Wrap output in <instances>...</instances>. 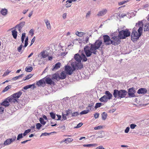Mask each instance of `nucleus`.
I'll return each mask as SVG.
<instances>
[{
    "label": "nucleus",
    "instance_id": "45",
    "mask_svg": "<svg viewBox=\"0 0 149 149\" xmlns=\"http://www.w3.org/2000/svg\"><path fill=\"white\" fill-rule=\"evenodd\" d=\"M136 125L134 124H131L130 125V128L132 129H134L136 127Z\"/></svg>",
    "mask_w": 149,
    "mask_h": 149
},
{
    "label": "nucleus",
    "instance_id": "13",
    "mask_svg": "<svg viewBox=\"0 0 149 149\" xmlns=\"http://www.w3.org/2000/svg\"><path fill=\"white\" fill-rule=\"evenodd\" d=\"M135 91L133 88H129L128 90V94L132 97H134V93Z\"/></svg>",
    "mask_w": 149,
    "mask_h": 149
},
{
    "label": "nucleus",
    "instance_id": "31",
    "mask_svg": "<svg viewBox=\"0 0 149 149\" xmlns=\"http://www.w3.org/2000/svg\"><path fill=\"white\" fill-rule=\"evenodd\" d=\"M11 88V86L9 85L6 87L3 90L2 92H4L7 91L10 88Z\"/></svg>",
    "mask_w": 149,
    "mask_h": 149
},
{
    "label": "nucleus",
    "instance_id": "56",
    "mask_svg": "<svg viewBox=\"0 0 149 149\" xmlns=\"http://www.w3.org/2000/svg\"><path fill=\"white\" fill-rule=\"evenodd\" d=\"M70 113V110H67L65 111V113L64 114L65 116H68Z\"/></svg>",
    "mask_w": 149,
    "mask_h": 149
},
{
    "label": "nucleus",
    "instance_id": "1",
    "mask_svg": "<svg viewBox=\"0 0 149 149\" xmlns=\"http://www.w3.org/2000/svg\"><path fill=\"white\" fill-rule=\"evenodd\" d=\"M102 44V42L100 40H97L93 44L90 43V47L86 46L84 48L85 54L87 57L90 56L92 53L96 54L97 50L100 47Z\"/></svg>",
    "mask_w": 149,
    "mask_h": 149
},
{
    "label": "nucleus",
    "instance_id": "23",
    "mask_svg": "<svg viewBox=\"0 0 149 149\" xmlns=\"http://www.w3.org/2000/svg\"><path fill=\"white\" fill-rule=\"evenodd\" d=\"M44 21L46 23L47 28L49 30H51V26L49 21L45 19Z\"/></svg>",
    "mask_w": 149,
    "mask_h": 149
},
{
    "label": "nucleus",
    "instance_id": "49",
    "mask_svg": "<svg viewBox=\"0 0 149 149\" xmlns=\"http://www.w3.org/2000/svg\"><path fill=\"white\" fill-rule=\"evenodd\" d=\"M102 128V127L101 126H98L97 127H95L94 128L95 130H100Z\"/></svg>",
    "mask_w": 149,
    "mask_h": 149
},
{
    "label": "nucleus",
    "instance_id": "7",
    "mask_svg": "<svg viewBox=\"0 0 149 149\" xmlns=\"http://www.w3.org/2000/svg\"><path fill=\"white\" fill-rule=\"evenodd\" d=\"M74 58L76 61L79 62L81 61L82 59H83V61H86L87 60V59L86 56L83 53L81 54V56H80L79 54H75L74 56Z\"/></svg>",
    "mask_w": 149,
    "mask_h": 149
},
{
    "label": "nucleus",
    "instance_id": "39",
    "mask_svg": "<svg viewBox=\"0 0 149 149\" xmlns=\"http://www.w3.org/2000/svg\"><path fill=\"white\" fill-rule=\"evenodd\" d=\"M25 34H26L24 33H23L22 37H21V40L22 41V43H23L24 42V38L25 37Z\"/></svg>",
    "mask_w": 149,
    "mask_h": 149
},
{
    "label": "nucleus",
    "instance_id": "27",
    "mask_svg": "<svg viewBox=\"0 0 149 149\" xmlns=\"http://www.w3.org/2000/svg\"><path fill=\"white\" fill-rule=\"evenodd\" d=\"M1 13L3 15H6L7 14L8 11L6 9H2L1 11Z\"/></svg>",
    "mask_w": 149,
    "mask_h": 149
},
{
    "label": "nucleus",
    "instance_id": "30",
    "mask_svg": "<svg viewBox=\"0 0 149 149\" xmlns=\"http://www.w3.org/2000/svg\"><path fill=\"white\" fill-rule=\"evenodd\" d=\"M75 34L78 36L81 37L84 34V33L82 32L77 31L75 32Z\"/></svg>",
    "mask_w": 149,
    "mask_h": 149
},
{
    "label": "nucleus",
    "instance_id": "42",
    "mask_svg": "<svg viewBox=\"0 0 149 149\" xmlns=\"http://www.w3.org/2000/svg\"><path fill=\"white\" fill-rule=\"evenodd\" d=\"M144 29L145 31H147L148 30V24H145L144 27Z\"/></svg>",
    "mask_w": 149,
    "mask_h": 149
},
{
    "label": "nucleus",
    "instance_id": "22",
    "mask_svg": "<svg viewBox=\"0 0 149 149\" xmlns=\"http://www.w3.org/2000/svg\"><path fill=\"white\" fill-rule=\"evenodd\" d=\"M52 79L53 80L56 79L57 80H60V75L58 74H55L52 76Z\"/></svg>",
    "mask_w": 149,
    "mask_h": 149
},
{
    "label": "nucleus",
    "instance_id": "44",
    "mask_svg": "<svg viewBox=\"0 0 149 149\" xmlns=\"http://www.w3.org/2000/svg\"><path fill=\"white\" fill-rule=\"evenodd\" d=\"M23 137L22 136V133L20 134H19L17 136V140H18L22 138Z\"/></svg>",
    "mask_w": 149,
    "mask_h": 149
},
{
    "label": "nucleus",
    "instance_id": "64",
    "mask_svg": "<svg viewBox=\"0 0 149 149\" xmlns=\"http://www.w3.org/2000/svg\"><path fill=\"white\" fill-rule=\"evenodd\" d=\"M29 10V9L24 10L23 12V13L24 14H26V12Z\"/></svg>",
    "mask_w": 149,
    "mask_h": 149
},
{
    "label": "nucleus",
    "instance_id": "11",
    "mask_svg": "<svg viewBox=\"0 0 149 149\" xmlns=\"http://www.w3.org/2000/svg\"><path fill=\"white\" fill-rule=\"evenodd\" d=\"M16 139L15 136H13L11 139H7L4 142V146H7L13 142Z\"/></svg>",
    "mask_w": 149,
    "mask_h": 149
},
{
    "label": "nucleus",
    "instance_id": "40",
    "mask_svg": "<svg viewBox=\"0 0 149 149\" xmlns=\"http://www.w3.org/2000/svg\"><path fill=\"white\" fill-rule=\"evenodd\" d=\"M50 116L53 119L55 118L56 115L53 112H51L50 113Z\"/></svg>",
    "mask_w": 149,
    "mask_h": 149
},
{
    "label": "nucleus",
    "instance_id": "32",
    "mask_svg": "<svg viewBox=\"0 0 149 149\" xmlns=\"http://www.w3.org/2000/svg\"><path fill=\"white\" fill-rule=\"evenodd\" d=\"M33 70V68L31 67H26L25 69V70L27 72H30Z\"/></svg>",
    "mask_w": 149,
    "mask_h": 149
},
{
    "label": "nucleus",
    "instance_id": "3",
    "mask_svg": "<svg viewBox=\"0 0 149 149\" xmlns=\"http://www.w3.org/2000/svg\"><path fill=\"white\" fill-rule=\"evenodd\" d=\"M136 27H139L138 29V33L136 31L137 28L134 27L132 29V31L131 33V39L133 41H136L139 39L142 33L143 24L141 21H139L138 23L136 24Z\"/></svg>",
    "mask_w": 149,
    "mask_h": 149
},
{
    "label": "nucleus",
    "instance_id": "15",
    "mask_svg": "<svg viewBox=\"0 0 149 149\" xmlns=\"http://www.w3.org/2000/svg\"><path fill=\"white\" fill-rule=\"evenodd\" d=\"M45 78H43L38 81L37 82L36 84L38 86H42L43 84H45Z\"/></svg>",
    "mask_w": 149,
    "mask_h": 149
},
{
    "label": "nucleus",
    "instance_id": "48",
    "mask_svg": "<svg viewBox=\"0 0 149 149\" xmlns=\"http://www.w3.org/2000/svg\"><path fill=\"white\" fill-rule=\"evenodd\" d=\"M93 104H89L88 107L86 108V109H88V110H91V108L93 107Z\"/></svg>",
    "mask_w": 149,
    "mask_h": 149
},
{
    "label": "nucleus",
    "instance_id": "28",
    "mask_svg": "<svg viewBox=\"0 0 149 149\" xmlns=\"http://www.w3.org/2000/svg\"><path fill=\"white\" fill-rule=\"evenodd\" d=\"M35 84H34L31 85H27L24 87V89L25 90H27L28 88H31L32 86H33L34 88H35Z\"/></svg>",
    "mask_w": 149,
    "mask_h": 149
},
{
    "label": "nucleus",
    "instance_id": "26",
    "mask_svg": "<svg viewBox=\"0 0 149 149\" xmlns=\"http://www.w3.org/2000/svg\"><path fill=\"white\" fill-rule=\"evenodd\" d=\"M66 4H65V6L67 8H69L71 6V1L69 0H68L66 1Z\"/></svg>",
    "mask_w": 149,
    "mask_h": 149
},
{
    "label": "nucleus",
    "instance_id": "33",
    "mask_svg": "<svg viewBox=\"0 0 149 149\" xmlns=\"http://www.w3.org/2000/svg\"><path fill=\"white\" fill-rule=\"evenodd\" d=\"M23 74H22L20 75H19L18 76L15 77L13 78V80H15L17 79H18L20 78L23 77Z\"/></svg>",
    "mask_w": 149,
    "mask_h": 149
},
{
    "label": "nucleus",
    "instance_id": "21",
    "mask_svg": "<svg viewBox=\"0 0 149 149\" xmlns=\"http://www.w3.org/2000/svg\"><path fill=\"white\" fill-rule=\"evenodd\" d=\"M66 74L65 72L64 71L61 72L60 73V79H65L66 77Z\"/></svg>",
    "mask_w": 149,
    "mask_h": 149
},
{
    "label": "nucleus",
    "instance_id": "34",
    "mask_svg": "<svg viewBox=\"0 0 149 149\" xmlns=\"http://www.w3.org/2000/svg\"><path fill=\"white\" fill-rule=\"evenodd\" d=\"M39 120L41 123L42 125H44L46 123V122L44 121L43 118H40Z\"/></svg>",
    "mask_w": 149,
    "mask_h": 149
},
{
    "label": "nucleus",
    "instance_id": "58",
    "mask_svg": "<svg viewBox=\"0 0 149 149\" xmlns=\"http://www.w3.org/2000/svg\"><path fill=\"white\" fill-rule=\"evenodd\" d=\"M82 125H83V124L82 123H79L77 125L76 127L77 128L79 127H81Z\"/></svg>",
    "mask_w": 149,
    "mask_h": 149
},
{
    "label": "nucleus",
    "instance_id": "5",
    "mask_svg": "<svg viewBox=\"0 0 149 149\" xmlns=\"http://www.w3.org/2000/svg\"><path fill=\"white\" fill-rule=\"evenodd\" d=\"M130 32L128 29L122 30L119 32L118 36L120 39H124L129 36L130 35Z\"/></svg>",
    "mask_w": 149,
    "mask_h": 149
},
{
    "label": "nucleus",
    "instance_id": "10",
    "mask_svg": "<svg viewBox=\"0 0 149 149\" xmlns=\"http://www.w3.org/2000/svg\"><path fill=\"white\" fill-rule=\"evenodd\" d=\"M118 36H114L111 38V44L114 45H118L120 43V41Z\"/></svg>",
    "mask_w": 149,
    "mask_h": 149
},
{
    "label": "nucleus",
    "instance_id": "60",
    "mask_svg": "<svg viewBox=\"0 0 149 149\" xmlns=\"http://www.w3.org/2000/svg\"><path fill=\"white\" fill-rule=\"evenodd\" d=\"M56 116L58 118L57 119H55L57 120H60L61 119V116L60 115H56Z\"/></svg>",
    "mask_w": 149,
    "mask_h": 149
},
{
    "label": "nucleus",
    "instance_id": "29",
    "mask_svg": "<svg viewBox=\"0 0 149 149\" xmlns=\"http://www.w3.org/2000/svg\"><path fill=\"white\" fill-rule=\"evenodd\" d=\"M107 113L105 112H103L102 114V119L104 120H105L107 118Z\"/></svg>",
    "mask_w": 149,
    "mask_h": 149
},
{
    "label": "nucleus",
    "instance_id": "54",
    "mask_svg": "<svg viewBox=\"0 0 149 149\" xmlns=\"http://www.w3.org/2000/svg\"><path fill=\"white\" fill-rule=\"evenodd\" d=\"M130 130V128L129 127H127L125 130V132L126 133L128 132Z\"/></svg>",
    "mask_w": 149,
    "mask_h": 149
},
{
    "label": "nucleus",
    "instance_id": "8",
    "mask_svg": "<svg viewBox=\"0 0 149 149\" xmlns=\"http://www.w3.org/2000/svg\"><path fill=\"white\" fill-rule=\"evenodd\" d=\"M75 70L74 68H72L69 65H66L65 66L64 70L66 74L69 75H71L73 72Z\"/></svg>",
    "mask_w": 149,
    "mask_h": 149
},
{
    "label": "nucleus",
    "instance_id": "2",
    "mask_svg": "<svg viewBox=\"0 0 149 149\" xmlns=\"http://www.w3.org/2000/svg\"><path fill=\"white\" fill-rule=\"evenodd\" d=\"M22 94V91H19L14 93L6 98L5 100L0 104L2 106L5 107H8L10 105L9 102L11 103H15L18 102V98H19Z\"/></svg>",
    "mask_w": 149,
    "mask_h": 149
},
{
    "label": "nucleus",
    "instance_id": "51",
    "mask_svg": "<svg viewBox=\"0 0 149 149\" xmlns=\"http://www.w3.org/2000/svg\"><path fill=\"white\" fill-rule=\"evenodd\" d=\"M36 39L35 37H34L32 39L31 41V43L30 45V46L35 41Z\"/></svg>",
    "mask_w": 149,
    "mask_h": 149
},
{
    "label": "nucleus",
    "instance_id": "43",
    "mask_svg": "<svg viewBox=\"0 0 149 149\" xmlns=\"http://www.w3.org/2000/svg\"><path fill=\"white\" fill-rule=\"evenodd\" d=\"M36 128L38 129H40L42 126V125L40 123H38L36 124Z\"/></svg>",
    "mask_w": 149,
    "mask_h": 149
},
{
    "label": "nucleus",
    "instance_id": "17",
    "mask_svg": "<svg viewBox=\"0 0 149 149\" xmlns=\"http://www.w3.org/2000/svg\"><path fill=\"white\" fill-rule=\"evenodd\" d=\"M147 90L146 88H141L139 89L137 91V93L139 94H144L146 93Z\"/></svg>",
    "mask_w": 149,
    "mask_h": 149
},
{
    "label": "nucleus",
    "instance_id": "12",
    "mask_svg": "<svg viewBox=\"0 0 149 149\" xmlns=\"http://www.w3.org/2000/svg\"><path fill=\"white\" fill-rule=\"evenodd\" d=\"M45 81L47 84H50V85H55L56 84L54 81H52V79L49 77H45Z\"/></svg>",
    "mask_w": 149,
    "mask_h": 149
},
{
    "label": "nucleus",
    "instance_id": "50",
    "mask_svg": "<svg viewBox=\"0 0 149 149\" xmlns=\"http://www.w3.org/2000/svg\"><path fill=\"white\" fill-rule=\"evenodd\" d=\"M22 44H21L20 46L18 48H17V50H18V51L19 52H20L21 51V50L22 49Z\"/></svg>",
    "mask_w": 149,
    "mask_h": 149
},
{
    "label": "nucleus",
    "instance_id": "47",
    "mask_svg": "<svg viewBox=\"0 0 149 149\" xmlns=\"http://www.w3.org/2000/svg\"><path fill=\"white\" fill-rule=\"evenodd\" d=\"M127 1H123L120 2L118 3V5L119 6L121 5H123V4L127 2Z\"/></svg>",
    "mask_w": 149,
    "mask_h": 149
},
{
    "label": "nucleus",
    "instance_id": "35",
    "mask_svg": "<svg viewBox=\"0 0 149 149\" xmlns=\"http://www.w3.org/2000/svg\"><path fill=\"white\" fill-rule=\"evenodd\" d=\"M89 111V110H87L82 111L80 113L81 115L85 114L87 113Z\"/></svg>",
    "mask_w": 149,
    "mask_h": 149
},
{
    "label": "nucleus",
    "instance_id": "20",
    "mask_svg": "<svg viewBox=\"0 0 149 149\" xmlns=\"http://www.w3.org/2000/svg\"><path fill=\"white\" fill-rule=\"evenodd\" d=\"M40 55L42 56V58H45L48 56L49 53L45 51L41 52L40 53Z\"/></svg>",
    "mask_w": 149,
    "mask_h": 149
},
{
    "label": "nucleus",
    "instance_id": "16",
    "mask_svg": "<svg viewBox=\"0 0 149 149\" xmlns=\"http://www.w3.org/2000/svg\"><path fill=\"white\" fill-rule=\"evenodd\" d=\"M73 68H74L77 69H81L83 67V65L81 63H77L74 65H72Z\"/></svg>",
    "mask_w": 149,
    "mask_h": 149
},
{
    "label": "nucleus",
    "instance_id": "55",
    "mask_svg": "<svg viewBox=\"0 0 149 149\" xmlns=\"http://www.w3.org/2000/svg\"><path fill=\"white\" fill-rule=\"evenodd\" d=\"M62 118L63 120H65L66 119V116H65L64 114H62Z\"/></svg>",
    "mask_w": 149,
    "mask_h": 149
},
{
    "label": "nucleus",
    "instance_id": "53",
    "mask_svg": "<svg viewBox=\"0 0 149 149\" xmlns=\"http://www.w3.org/2000/svg\"><path fill=\"white\" fill-rule=\"evenodd\" d=\"M32 77V75H31V74H30L28 75L26 77V79H25V80L26 79H29V78H31Z\"/></svg>",
    "mask_w": 149,
    "mask_h": 149
},
{
    "label": "nucleus",
    "instance_id": "24",
    "mask_svg": "<svg viewBox=\"0 0 149 149\" xmlns=\"http://www.w3.org/2000/svg\"><path fill=\"white\" fill-rule=\"evenodd\" d=\"M12 33V35L13 36V37L15 39H16L17 37V32L16 31V30L14 29L13 30L11 31Z\"/></svg>",
    "mask_w": 149,
    "mask_h": 149
},
{
    "label": "nucleus",
    "instance_id": "46",
    "mask_svg": "<svg viewBox=\"0 0 149 149\" xmlns=\"http://www.w3.org/2000/svg\"><path fill=\"white\" fill-rule=\"evenodd\" d=\"M79 115V113L77 112H75L72 113V116H76Z\"/></svg>",
    "mask_w": 149,
    "mask_h": 149
},
{
    "label": "nucleus",
    "instance_id": "14",
    "mask_svg": "<svg viewBox=\"0 0 149 149\" xmlns=\"http://www.w3.org/2000/svg\"><path fill=\"white\" fill-rule=\"evenodd\" d=\"M25 22H23L20 23L19 24L17 25L15 27V28H17L18 30L20 32L22 28L24 25Z\"/></svg>",
    "mask_w": 149,
    "mask_h": 149
},
{
    "label": "nucleus",
    "instance_id": "36",
    "mask_svg": "<svg viewBox=\"0 0 149 149\" xmlns=\"http://www.w3.org/2000/svg\"><path fill=\"white\" fill-rule=\"evenodd\" d=\"M31 131V129H28L25 130L24 133L23 134V136H25L27 134L30 132Z\"/></svg>",
    "mask_w": 149,
    "mask_h": 149
},
{
    "label": "nucleus",
    "instance_id": "25",
    "mask_svg": "<svg viewBox=\"0 0 149 149\" xmlns=\"http://www.w3.org/2000/svg\"><path fill=\"white\" fill-rule=\"evenodd\" d=\"M97 145L96 143L90 144H84L83 146L84 147H91L96 146Z\"/></svg>",
    "mask_w": 149,
    "mask_h": 149
},
{
    "label": "nucleus",
    "instance_id": "52",
    "mask_svg": "<svg viewBox=\"0 0 149 149\" xmlns=\"http://www.w3.org/2000/svg\"><path fill=\"white\" fill-rule=\"evenodd\" d=\"M99 114L98 113H95L94 114V117L95 118H97L99 116Z\"/></svg>",
    "mask_w": 149,
    "mask_h": 149
},
{
    "label": "nucleus",
    "instance_id": "4",
    "mask_svg": "<svg viewBox=\"0 0 149 149\" xmlns=\"http://www.w3.org/2000/svg\"><path fill=\"white\" fill-rule=\"evenodd\" d=\"M127 91L125 90H118L115 89L114 90L113 95L116 98H122L125 97L127 94Z\"/></svg>",
    "mask_w": 149,
    "mask_h": 149
},
{
    "label": "nucleus",
    "instance_id": "57",
    "mask_svg": "<svg viewBox=\"0 0 149 149\" xmlns=\"http://www.w3.org/2000/svg\"><path fill=\"white\" fill-rule=\"evenodd\" d=\"M33 32H34V31H33V29H31L30 30V31H29L30 33L32 34V35H31L32 36L33 35V34H34Z\"/></svg>",
    "mask_w": 149,
    "mask_h": 149
},
{
    "label": "nucleus",
    "instance_id": "19",
    "mask_svg": "<svg viewBox=\"0 0 149 149\" xmlns=\"http://www.w3.org/2000/svg\"><path fill=\"white\" fill-rule=\"evenodd\" d=\"M107 12L106 9H103L102 10L99 11L97 14V15L99 16H102L105 14Z\"/></svg>",
    "mask_w": 149,
    "mask_h": 149
},
{
    "label": "nucleus",
    "instance_id": "62",
    "mask_svg": "<svg viewBox=\"0 0 149 149\" xmlns=\"http://www.w3.org/2000/svg\"><path fill=\"white\" fill-rule=\"evenodd\" d=\"M89 40V37L88 36H87L86 38L85 42L86 43H87L88 41Z\"/></svg>",
    "mask_w": 149,
    "mask_h": 149
},
{
    "label": "nucleus",
    "instance_id": "59",
    "mask_svg": "<svg viewBox=\"0 0 149 149\" xmlns=\"http://www.w3.org/2000/svg\"><path fill=\"white\" fill-rule=\"evenodd\" d=\"M67 141L69 142H70L73 141V139L72 138H67Z\"/></svg>",
    "mask_w": 149,
    "mask_h": 149
},
{
    "label": "nucleus",
    "instance_id": "9",
    "mask_svg": "<svg viewBox=\"0 0 149 149\" xmlns=\"http://www.w3.org/2000/svg\"><path fill=\"white\" fill-rule=\"evenodd\" d=\"M103 42L105 45H107L111 44V38L107 35L103 36Z\"/></svg>",
    "mask_w": 149,
    "mask_h": 149
},
{
    "label": "nucleus",
    "instance_id": "61",
    "mask_svg": "<svg viewBox=\"0 0 149 149\" xmlns=\"http://www.w3.org/2000/svg\"><path fill=\"white\" fill-rule=\"evenodd\" d=\"M97 149H104V148L102 146H100L96 148Z\"/></svg>",
    "mask_w": 149,
    "mask_h": 149
},
{
    "label": "nucleus",
    "instance_id": "18",
    "mask_svg": "<svg viewBox=\"0 0 149 149\" xmlns=\"http://www.w3.org/2000/svg\"><path fill=\"white\" fill-rule=\"evenodd\" d=\"M61 65V63L59 62L56 63L53 66L52 70L54 71L60 68Z\"/></svg>",
    "mask_w": 149,
    "mask_h": 149
},
{
    "label": "nucleus",
    "instance_id": "63",
    "mask_svg": "<svg viewBox=\"0 0 149 149\" xmlns=\"http://www.w3.org/2000/svg\"><path fill=\"white\" fill-rule=\"evenodd\" d=\"M67 14L66 13H64L63 15V17L64 19H65L66 17Z\"/></svg>",
    "mask_w": 149,
    "mask_h": 149
},
{
    "label": "nucleus",
    "instance_id": "41",
    "mask_svg": "<svg viewBox=\"0 0 149 149\" xmlns=\"http://www.w3.org/2000/svg\"><path fill=\"white\" fill-rule=\"evenodd\" d=\"M28 37H27L25 40V44H24V47H26L28 45Z\"/></svg>",
    "mask_w": 149,
    "mask_h": 149
},
{
    "label": "nucleus",
    "instance_id": "38",
    "mask_svg": "<svg viewBox=\"0 0 149 149\" xmlns=\"http://www.w3.org/2000/svg\"><path fill=\"white\" fill-rule=\"evenodd\" d=\"M4 108L3 107L1 104H0V114L3 113Z\"/></svg>",
    "mask_w": 149,
    "mask_h": 149
},
{
    "label": "nucleus",
    "instance_id": "6",
    "mask_svg": "<svg viewBox=\"0 0 149 149\" xmlns=\"http://www.w3.org/2000/svg\"><path fill=\"white\" fill-rule=\"evenodd\" d=\"M105 94L106 95H104L99 99L100 101L101 102H107L108 100H110L112 98V94L109 91H106Z\"/></svg>",
    "mask_w": 149,
    "mask_h": 149
},
{
    "label": "nucleus",
    "instance_id": "37",
    "mask_svg": "<svg viewBox=\"0 0 149 149\" xmlns=\"http://www.w3.org/2000/svg\"><path fill=\"white\" fill-rule=\"evenodd\" d=\"M102 105V104L100 103H97L96 104L95 108L96 109L100 107Z\"/></svg>",
    "mask_w": 149,
    "mask_h": 149
}]
</instances>
